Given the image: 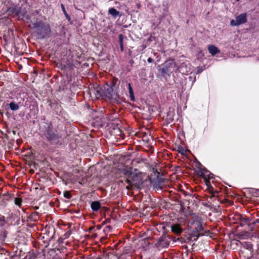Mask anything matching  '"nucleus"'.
I'll return each mask as SVG.
<instances>
[{
  "label": "nucleus",
  "mask_w": 259,
  "mask_h": 259,
  "mask_svg": "<svg viewBox=\"0 0 259 259\" xmlns=\"http://www.w3.org/2000/svg\"><path fill=\"white\" fill-rule=\"evenodd\" d=\"M49 33H31L32 37L37 39H42L49 37Z\"/></svg>",
  "instance_id": "4be33fe9"
},
{
  "label": "nucleus",
  "mask_w": 259,
  "mask_h": 259,
  "mask_svg": "<svg viewBox=\"0 0 259 259\" xmlns=\"http://www.w3.org/2000/svg\"><path fill=\"white\" fill-rule=\"evenodd\" d=\"M111 228V227L110 226H108L106 227V228L107 229H110Z\"/></svg>",
  "instance_id": "ea45409f"
},
{
  "label": "nucleus",
  "mask_w": 259,
  "mask_h": 259,
  "mask_svg": "<svg viewBox=\"0 0 259 259\" xmlns=\"http://www.w3.org/2000/svg\"><path fill=\"white\" fill-rule=\"evenodd\" d=\"M35 209H38V207L36 206V207H35Z\"/></svg>",
  "instance_id": "09e8293b"
},
{
  "label": "nucleus",
  "mask_w": 259,
  "mask_h": 259,
  "mask_svg": "<svg viewBox=\"0 0 259 259\" xmlns=\"http://www.w3.org/2000/svg\"><path fill=\"white\" fill-rule=\"evenodd\" d=\"M171 231L177 235H180L183 231L181 225L178 224H173L171 226Z\"/></svg>",
  "instance_id": "dca6fc26"
},
{
  "label": "nucleus",
  "mask_w": 259,
  "mask_h": 259,
  "mask_svg": "<svg viewBox=\"0 0 259 259\" xmlns=\"http://www.w3.org/2000/svg\"><path fill=\"white\" fill-rule=\"evenodd\" d=\"M70 232H69V233H68V232H67L66 233V235L69 236V235H70Z\"/></svg>",
  "instance_id": "37998d69"
},
{
  "label": "nucleus",
  "mask_w": 259,
  "mask_h": 259,
  "mask_svg": "<svg viewBox=\"0 0 259 259\" xmlns=\"http://www.w3.org/2000/svg\"><path fill=\"white\" fill-rule=\"evenodd\" d=\"M61 8L62 11H63V13L64 14L66 18L68 20V21L69 22H70L71 21V17L67 13L64 5L63 4H61Z\"/></svg>",
  "instance_id": "bb28decb"
},
{
  "label": "nucleus",
  "mask_w": 259,
  "mask_h": 259,
  "mask_svg": "<svg viewBox=\"0 0 259 259\" xmlns=\"http://www.w3.org/2000/svg\"><path fill=\"white\" fill-rule=\"evenodd\" d=\"M135 171H137V169H135Z\"/></svg>",
  "instance_id": "8fccbe9b"
},
{
  "label": "nucleus",
  "mask_w": 259,
  "mask_h": 259,
  "mask_svg": "<svg viewBox=\"0 0 259 259\" xmlns=\"http://www.w3.org/2000/svg\"><path fill=\"white\" fill-rule=\"evenodd\" d=\"M153 60L151 57H149L147 59V61L148 63H152L153 62Z\"/></svg>",
  "instance_id": "c9c22d12"
},
{
  "label": "nucleus",
  "mask_w": 259,
  "mask_h": 259,
  "mask_svg": "<svg viewBox=\"0 0 259 259\" xmlns=\"http://www.w3.org/2000/svg\"><path fill=\"white\" fill-rule=\"evenodd\" d=\"M104 90L103 92L97 91V95L100 97L104 96L110 102H115L117 101L118 95L114 88L108 85V83H106L103 87Z\"/></svg>",
  "instance_id": "39448f33"
},
{
  "label": "nucleus",
  "mask_w": 259,
  "mask_h": 259,
  "mask_svg": "<svg viewBox=\"0 0 259 259\" xmlns=\"http://www.w3.org/2000/svg\"><path fill=\"white\" fill-rule=\"evenodd\" d=\"M91 207L93 211H98L101 207V203L98 201H93L91 204Z\"/></svg>",
  "instance_id": "412c9836"
},
{
  "label": "nucleus",
  "mask_w": 259,
  "mask_h": 259,
  "mask_svg": "<svg viewBox=\"0 0 259 259\" xmlns=\"http://www.w3.org/2000/svg\"><path fill=\"white\" fill-rule=\"evenodd\" d=\"M22 200L21 198H15L14 203L15 204L19 207H21L22 205Z\"/></svg>",
  "instance_id": "c756f323"
},
{
  "label": "nucleus",
  "mask_w": 259,
  "mask_h": 259,
  "mask_svg": "<svg viewBox=\"0 0 259 259\" xmlns=\"http://www.w3.org/2000/svg\"><path fill=\"white\" fill-rule=\"evenodd\" d=\"M208 50L209 53L212 56H215L217 54L220 53V50L217 47L213 45H209L208 46Z\"/></svg>",
  "instance_id": "f3484780"
},
{
  "label": "nucleus",
  "mask_w": 259,
  "mask_h": 259,
  "mask_svg": "<svg viewBox=\"0 0 259 259\" xmlns=\"http://www.w3.org/2000/svg\"><path fill=\"white\" fill-rule=\"evenodd\" d=\"M239 256L242 259H250L253 256V253L250 250L241 249L239 250Z\"/></svg>",
  "instance_id": "4468645a"
},
{
  "label": "nucleus",
  "mask_w": 259,
  "mask_h": 259,
  "mask_svg": "<svg viewBox=\"0 0 259 259\" xmlns=\"http://www.w3.org/2000/svg\"><path fill=\"white\" fill-rule=\"evenodd\" d=\"M198 175L205 180V184L208 187L209 193L211 195V196L209 197L210 200L212 201L217 200L219 196L222 195L223 191L228 193V189L226 187L219 188L221 190L220 191L217 189H215L211 186L209 179L213 178L212 175L205 167H200L198 171Z\"/></svg>",
  "instance_id": "7ed1b4c3"
},
{
  "label": "nucleus",
  "mask_w": 259,
  "mask_h": 259,
  "mask_svg": "<svg viewBox=\"0 0 259 259\" xmlns=\"http://www.w3.org/2000/svg\"><path fill=\"white\" fill-rule=\"evenodd\" d=\"M194 224L196 225V228L194 232L197 233V235H196L197 238H198L199 236H202L209 233V230H207L204 231V225L201 218H197L196 220L194 222Z\"/></svg>",
  "instance_id": "6e6552de"
},
{
  "label": "nucleus",
  "mask_w": 259,
  "mask_h": 259,
  "mask_svg": "<svg viewBox=\"0 0 259 259\" xmlns=\"http://www.w3.org/2000/svg\"><path fill=\"white\" fill-rule=\"evenodd\" d=\"M52 231H53V233L54 234L55 230L54 229H52Z\"/></svg>",
  "instance_id": "de8ad7c7"
},
{
  "label": "nucleus",
  "mask_w": 259,
  "mask_h": 259,
  "mask_svg": "<svg viewBox=\"0 0 259 259\" xmlns=\"http://www.w3.org/2000/svg\"><path fill=\"white\" fill-rule=\"evenodd\" d=\"M63 53L64 54V55L67 56V61L69 62V60H71L74 56V51H72L71 49H67L65 53V52ZM69 63L70 62H68L67 64H69Z\"/></svg>",
  "instance_id": "aec40b11"
},
{
  "label": "nucleus",
  "mask_w": 259,
  "mask_h": 259,
  "mask_svg": "<svg viewBox=\"0 0 259 259\" xmlns=\"http://www.w3.org/2000/svg\"><path fill=\"white\" fill-rule=\"evenodd\" d=\"M178 152L180 153H181L182 154H184L185 151L184 149V148L182 147V146H179L178 147Z\"/></svg>",
  "instance_id": "473e14b6"
},
{
  "label": "nucleus",
  "mask_w": 259,
  "mask_h": 259,
  "mask_svg": "<svg viewBox=\"0 0 259 259\" xmlns=\"http://www.w3.org/2000/svg\"><path fill=\"white\" fill-rule=\"evenodd\" d=\"M153 39H154V37H153L151 35H150V36L149 37V38H148V41H152V40H153Z\"/></svg>",
  "instance_id": "4c0bfd02"
},
{
  "label": "nucleus",
  "mask_w": 259,
  "mask_h": 259,
  "mask_svg": "<svg viewBox=\"0 0 259 259\" xmlns=\"http://www.w3.org/2000/svg\"><path fill=\"white\" fill-rule=\"evenodd\" d=\"M237 1H239V0H236Z\"/></svg>",
  "instance_id": "864d4df0"
},
{
  "label": "nucleus",
  "mask_w": 259,
  "mask_h": 259,
  "mask_svg": "<svg viewBox=\"0 0 259 259\" xmlns=\"http://www.w3.org/2000/svg\"><path fill=\"white\" fill-rule=\"evenodd\" d=\"M46 255L44 251L39 252L36 250H31L25 256V259H45Z\"/></svg>",
  "instance_id": "9b49d317"
},
{
  "label": "nucleus",
  "mask_w": 259,
  "mask_h": 259,
  "mask_svg": "<svg viewBox=\"0 0 259 259\" xmlns=\"http://www.w3.org/2000/svg\"><path fill=\"white\" fill-rule=\"evenodd\" d=\"M41 138L52 145H61L62 136L60 132L53 127L52 123L44 122L40 127Z\"/></svg>",
  "instance_id": "f257e3e1"
},
{
  "label": "nucleus",
  "mask_w": 259,
  "mask_h": 259,
  "mask_svg": "<svg viewBox=\"0 0 259 259\" xmlns=\"http://www.w3.org/2000/svg\"><path fill=\"white\" fill-rule=\"evenodd\" d=\"M170 243L169 238L166 235H163L158 238L154 244V246L158 249L160 250L167 247Z\"/></svg>",
  "instance_id": "9d476101"
},
{
  "label": "nucleus",
  "mask_w": 259,
  "mask_h": 259,
  "mask_svg": "<svg viewBox=\"0 0 259 259\" xmlns=\"http://www.w3.org/2000/svg\"><path fill=\"white\" fill-rule=\"evenodd\" d=\"M177 67V64L174 60H169L164 64L163 67L161 69V73L163 74H168L173 72Z\"/></svg>",
  "instance_id": "1a4fd4ad"
},
{
  "label": "nucleus",
  "mask_w": 259,
  "mask_h": 259,
  "mask_svg": "<svg viewBox=\"0 0 259 259\" xmlns=\"http://www.w3.org/2000/svg\"><path fill=\"white\" fill-rule=\"evenodd\" d=\"M8 12L9 14L13 15V17L22 20L25 22H29L30 17L26 14L27 11L25 8L15 6L9 8Z\"/></svg>",
  "instance_id": "20e7f679"
},
{
  "label": "nucleus",
  "mask_w": 259,
  "mask_h": 259,
  "mask_svg": "<svg viewBox=\"0 0 259 259\" xmlns=\"http://www.w3.org/2000/svg\"><path fill=\"white\" fill-rule=\"evenodd\" d=\"M90 233L94 232V231H96V227L92 226L89 228V231Z\"/></svg>",
  "instance_id": "72a5a7b5"
},
{
  "label": "nucleus",
  "mask_w": 259,
  "mask_h": 259,
  "mask_svg": "<svg viewBox=\"0 0 259 259\" xmlns=\"http://www.w3.org/2000/svg\"><path fill=\"white\" fill-rule=\"evenodd\" d=\"M140 47L142 48V50H143L147 47V45L145 44H143Z\"/></svg>",
  "instance_id": "e433bc0d"
},
{
  "label": "nucleus",
  "mask_w": 259,
  "mask_h": 259,
  "mask_svg": "<svg viewBox=\"0 0 259 259\" xmlns=\"http://www.w3.org/2000/svg\"><path fill=\"white\" fill-rule=\"evenodd\" d=\"M118 81V79L116 77H113L111 81H110V83H108V85H110L111 88H114L115 90V86L117 84V82Z\"/></svg>",
  "instance_id": "c85d7f7f"
},
{
  "label": "nucleus",
  "mask_w": 259,
  "mask_h": 259,
  "mask_svg": "<svg viewBox=\"0 0 259 259\" xmlns=\"http://www.w3.org/2000/svg\"><path fill=\"white\" fill-rule=\"evenodd\" d=\"M256 222L259 223V219H256Z\"/></svg>",
  "instance_id": "c03bdc74"
},
{
  "label": "nucleus",
  "mask_w": 259,
  "mask_h": 259,
  "mask_svg": "<svg viewBox=\"0 0 259 259\" xmlns=\"http://www.w3.org/2000/svg\"><path fill=\"white\" fill-rule=\"evenodd\" d=\"M11 197V194H5L3 196V199L6 200V201H9Z\"/></svg>",
  "instance_id": "2f4dec72"
},
{
  "label": "nucleus",
  "mask_w": 259,
  "mask_h": 259,
  "mask_svg": "<svg viewBox=\"0 0 259 259\" xmlns=\"http://www.w3.org/2000/svg\"><path fill=\"white\" fill-rule=\"evenodd\" d=\"M72 259H82V257H74Z\"/></svg>",
  "instance_id": "a19ab883"
},
{
  "label": "nucleus",
  "mask_w": 259,
  "mask_h": 259,
  "mask_svg": "<svg viewBox=\"0 0 259 259\" xmlns=\"http://www.w3.org/2000/svg\"><path fill=\"white\" fill-rule=\"evenodd\" d=\"M255 222H253L252 224L253 225H254V224H255Z\"/></svg>",
  "instance_id": "3c124183"
},
{
  "label": "nucleus",
  "mask_w": 259,
  "mask_h": 259,
  "mask_svg": "<svg viewBox=\"0 0 259 259\" xmlns=\"http://www.w3.org/2000/svg\"><path fill=\"white\" fill-rule=\"evenodd\" d=\"M247 14L246 13L241 14L236 17L235 20H231L230 24L232 26H238L244 24L247 22Z\"/></svg>",
  "instance_id": "ddd939ff"
},
{
  "label": "nucleus",
  "mask_w": 259,
  "mask_h": 259,
  "mask_svg": "<svg viewBox=\"0 0 259 259\" xmlns=\"http://www.w3.org/2000/svg\"><path fill=\"white\" fill-rule=\"evenodd\" d=\"M30 26L35 29L36 30L44 31V32H51V29L49 25L42 21H36L32 22L30 21Z\"/></svg>",
  "instance_id": "0eeeda50"
},
{
  "label": "nucleus",
  "mask_w": 259,
  "mask_h": 259,
  "mask_svg": "<svg viewBox=\"0 0 259 259\" xmlns=\"http://www.w3.org/2000/svg\"><path fill=\"white\" fill-rule=\"evenodd\" d=\"M31 221H35L39 219L38 213L37 212H33L29 217Z\"/></svg>",
  "instance_id": "a878e982"
},
{
  "label": "nucleus",
  "mask_w": 259,
  "mask_h": 259,
  "mask_svg": "<svg viewBox=\"0 0 259 259\" xmlns=\"http://www.w3.org/2000/svg\"><path fill=\"white\" fill-rule=\"evenodd\" d=\"M123 175L119 180L120 183L127 184L126 189L130 190L133 187L139 189L143 185L142 174L141 172H135L132 170L130 167L129 169H123L122 171Z\"/></svg>",
  "instance_id": "f03ea898"
},
{
  "label": "nucleus",
  "mask_w": 259,
  "mask_h": 259,
  "mask_svg": "<svg viewBox=\"0 0 259 259\" xmlns=\"http://www.w3.org/2000/svg\"><path fill=\"white\" fill-rule=\"evenodd\" d=\"M241 249L248 250L253 252V245L249 242H244Z\"/></svg>",
  "instance_id": "5701e85b"
},
{
  "label": "nucleus",
  "mask_w": 259,
  "mask_h": 259,
  "mask_svg": "<svg viewBox=\"0 0 259 259\" xmlns=\"http://www.w3.org/2000/svg\"><path fill=\"white\" fill-rule=\"evenodd\" d=\"M3 35L4 41L3 43L4 46L8 44H11L13 46L15 47L16 44L19 43L20 40L19 36L17 33H0Z\"/></svg>",
  "instance_id": "423d86ee"
},
{
  "label": "nucleus",
  "mask_w": 259,
  "mask_h": 259,
  "mask_svg": "<svg viewBox=\"0 0 259 259\" xmlns=\"http://www.w3.org/2000/svg\"><path fill=\"white\" fill-rule=\"evenodd\" d=\"M97 234L95 233V234H93L92 237H93V238H95L97 237Z\"/></svg>",
  "instance_id": "58836bf2"
},
{
  "label": "nucleus",
  "mask_w": 259,
  "mask_h": 259,
  "mask_svg": "<svg viewBox=\"0 0 259 259\" xmlns=\"http://www.w3.org/2000/svg\"><path fill=\"white\" fill-rule=\"evenodd\" d=\"M108 13L115 19L117 17H120L121 16V14H120L119 12L117 11L114 8H110L108 10Z\"/></svg>",
  "instance_id": "6ab92c4d"
},
{
  "label": "nucleus",
  "mask_w": 259,
  "mask_h": 259,
  "mask_svg": "<svg viewBox=\"0 0 259 259\" xmlns=\"http://www.w3.org/2000/svg\"><path fill=\"white\" fill-rule=\"evenodd\" d=\"M175 114V113L174 109L169 108L165 119V122L167 124H169L173 121Z\"/></svg>",
  "instance_id": "2eb2a0df"
},
{
  "label": "nucleus",
  "mask_w": 259,
  "mask_h": 259,
  "mask_svg": "<svg viewBox=\"0 0 259 259\" xmlns=\"http://www.w3.org/2000/svg\"><path fill=\"white\" fill-rule=\"evenodd\" d=\"M159 8L160 9V13L159 14V15L160 17H164L165 15H167L168 11V8L167 5L163 4L161 6H160Z\"/></svg>",
  "instance_id": "a211bd4d"
},
{
  "label": "nucleus",
  "mask_w": 259,
  "mask_h": 259,
  "mask_svg": "<svg viewBox=\"0 0 259 259\" xmlns=\"http://www.w3.org/2000/svg\"><path fill=\"white\" fill-rule=\"evenodd\" d=\"M53 237V235L50 237L49 240H50V239H52Z\"/></svg>",
  "instance_id": "a18cd8bd"
},
{
  "label": "nucleus",
  "mask_w": 259,
  "mask_h": 259,
  "mask_svg": "<svg viewBox=\"0 0 259 259\" xmlns=\"http://www.w3.org/2000/svg\"><path fill=\"white\" fill-rule=\"evenodd\" d=\"M123 39L124 37L123 35L120 33L119 35V43L120 45V48L121 52L123 51Z\"/></svg>",
  "instance_id": "cd10ccee"
},
{
  "label": "nucleus",
  "mask_w": 259,
  "mask_h": 259,
  "mask_svg": "<svg viewBox=\"0 0 259 259\" xmlns=\"http://www.w3.org/2000/svg\"><path fill=\"white\" fill-rule=\"evenodd\" d=\"M109 120H112V121H113V120H114V119H111V118H110L109 119Z\"/></svg>",
  "instance_id": "49530a36"
},
{
  "label": "nucleus",
  "mask_w": 259,
  "mask_h": 259,
  "mask_svg": "<svg viewBox=\"0 0 259 259\" xmlns=\"http://www.w3.org/2000/svg\"><path fill=\"white\" fill-rule=\"evenodd\" d=\"M127 85H128V91H129V94H130V99L132 101H135V98L134 94V92H133L131 84L130 83H128Z\"/></svg>",
  "instance_id": "393cba45"
},
{
  "label": "nucleus",
  "mask_w": 259,
  "mask_h": 259,
  "mask_svg": "<svg viewBox=\"0 0 259 259\" xmlns=\"http://www.w3.org/2000/svg\"><path fill=\"white\" fill-rule=\"evenodd\" d=\"M10 109L12 111H16L19 109L18 104L16 103L14 101L11 102L9 104Z\"/></svg>",
  "instance_id": "b1692460"
},
{
  "label": "nucleus",
  "mask_w": 259,
  "mask_h": 259,
  "mask_svg": "<svg viewBox=\"0 0 259 259\" xmlns=\"http://www.w3.org/2000/svg\"><path fill=\"white\" fill-rule=\"evenodd\" d=\"M123 256H124V254H121V256H120V259H122L123 257Z\"/></svg>",
  "instance_id": "79ce46f5"
},
{
  "label": "nucleus",
  "mask_w": 259,
  "mask_h": 259,
  "mask_svg": "<svg viewBox=\"0 0 259 259\" xmlns=\"http://www.w3.org/2000/svg\"><path fill=\"white\" fill-rule=\"evenodd\" d=\"M95 227H96V230H100L102 226H101V225H97V226H95Z\"/></svg>",
  "instance_id": "f704fd0d"
},
{
  "label": "nucleus",
  "mask_w": 259,
  "mask_h": 259,
  "mask_svg": "<svg viewBox=\"0 0 259 259\" xmlns=\"http://www.w3.org/2000/svg\"><path fill=\"white\" fill-rule=\"evenodd\" d=\"M13 133H14V134H15V132L13 131Z\"/></svg>",
  "instance_id": "603ef678"
},
{
  "label": "nucleus",
  "mask_w": 259,
  "mask_h": 259,
  "mask_svg": "<svg viewBox=\"0 0 259 259\" xmlns=\"http://www.w3.org/2000/svg\"><path fill=\"white\" fill-rule=\"evenodd\" d=\"M234 219L239 221L240 226L242 227L246 225L248 226L252 225V224L250 223L251 218L246 217L241 214H237L235 215Z\"/></svg>",
  "instance_id": "f8f14e48"
},
{
  "label": "nucleus",
  "mask_w": 259,
  "mask_h": 259,
  "mask_svg": "<svg viewBox=\"0 0 259 259\" xmlns=\"http://www.w3.org/2000/svg\"><path fill=\"white\" fill-rule=\"evenodd\" d=\"M63 195L65 198H66L68 199H70L72 197L71 194L70 193V192L69 191H65L63 192Z\"/></svg>",
  "instance_id": "7c9ffc66"
}]
</instances>
